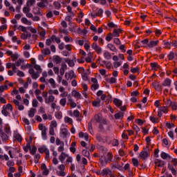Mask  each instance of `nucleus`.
<instances>
[{
    "label": "nucleus",
    "mask_w": 177,
    "mask_h": 177,
    "mask_svg": "<svg viewBox=\"0 0 177 177\" xmlns=\"http://www.w3.org/2000/svg\"><path fill=\"white\" fill-rule=\"evenodd\" d=\"M29 74L31 75V78L32 80H37V78H39V72L34 71V68H30L28 71Z\"/></svg>",
    "instance_id": "obj_1"
},
{
    "label": "nucleus",
    "mask_w": 177,
    "mask_h": 177,
    "mask_svg": "<svg viewBox=\"0 0 177 177\" xmlns=\"http://www.w3.org/2000/svg\"><path fill=\"white\" fill-rule=\"evenodd\" d=\"M140 157L142 160H146V158H149V157H150V153H149L147 151L143 150L140 153Z\"/></svg>",
    "instance_id": "obj_2"
},
{
    "label": "nucleus",
    "mask_w": 177,
    "mask_h": 177,
    "mask_svg": "<svg viewBox=\"0 0 177 177\" xmlns=\"http://www.w3.org/2000/svg\"><path fill=\"white\" fill-rule=\"evenodd\" d=\"M104 158V161H106V162H111V161H113V153L111 152H109L106 156H103Z\"/></svg>",
    "instance_id": "obj_3"
},
{
    "label": "nucleus",
    "mask_w": 177,
    "mask_h": 177,
    "mask_svg": "<svg viewBox=\"0 0 177 177\" xmlns=\"http://www.w3.org/2000/svg\"><path fill=\"white\" fill-rule=\"evenodd\" d=\"M41 171H42L43 175H46V176L49 175V170L48 169V168H46V165L45 163L41 164Z\"/></svg>",
    "instance_id": "obj_4"
},
{
    "label": "nucleus",
    "mask_w": 177,
    "mask_h": 177,
    "mask_svg": "<svg viewBox=\"0 0 177 177\" xmlns=\"http://www.w3.org/2000/svg\"><path fill=\"white\" fill-rule=\"evenodd\" d=\"M152 86L156 89V91H158V92L162 89V86H161V84L158 82H153Z\"/></svg>",
    "instance_id": "obj_5"
},
{
    "label": "nucleus",
    "mask_w": 177,
    "mask_h": 177,
    "mask_svg": "<svg viewBox=\"0 0 177 177\" xmlns=\"http://www.w3.org/2000/svg\"><path fill=\"white\" fill-rule=\"evenodd\" d=\"M31 37V33L26 30V32H24V33H22L21 35V39H28V38Z\"/></svg>",
    "instance_id": "obj_6"
},
{
    "label": "nucleus",
    "mask_w": 177,
    "mask_h": 177,
    "mask_svg": "<svg viewBox=\"0 0 177 177\" xmlns=\"http://www.w3.org/2000/svg\"><path fill=\"white\" fill-rule=\"evenodd\" d=\"M55 102V96L50 95L48 98H45V103L46 104H50V103H53Z\"/></svg>",
    "instance_id": "obj_7"
},
{
    "label": "nucleus",
    "mask_w": 177,
    "mask_h": 177,
    "mask_svg": "<svg viewBox=\"0 0 177 177\" xmlns=\"http://www.w3.org/2000/svg\"><path fill=\"white\" fill-rule=\"evenodd\" d=\"M168 169L171 171L172 175H174V176H176L177 171L175 169L174 166L170 163L168 164Z\"/></svg>",
    "instance_id": "obj_8"
},
{
    "label": "nucleus",
    "mask_w": 177,
    "mask_h": 177,
    "mask_svg": "<svg viewBox=\"0 0 177 177\" xmlns=\"http://www.w3.org/2000/svg\"><path fill=\"white\" fill-rule=\"evenodd\" d=\"M114 117L115 120H122V118H124V113L119 111L115 113Z\"/></svg>",
    "instance_id": "obj_9"
},
{
    "label": "nucleus",
    "mask_w": 177,
    "mask_h": 177,
    "mask_svg": "<svg viewBox=\"0 0 177 177\" xmlns=\"http://www.w3.org/2000/svg\"><path fill=\"white\" fill-rule=\"evenodd\" d=\"M48 131V128L44 127V130L41 131V138L44 140H47L48 136H46V131Z\"/></svg>",
    "instance_id": "obj_10"
},
{
    "label": "nucleus",
    "mask_w": 177,
    "mask_h": 177,
    "mask_svg": "<svg viewBox=\"0 0 177 177\" xmlns=\"http://www.w3.org/2000/svg\"><path fill=\"white\" fill-rule=\"evenodd\" d=\"M111 168H116L117 169H119V171H122V167L121 165H120V164H118V162H115L113 163H112L111 165Z\"/></svg>",
    "instance_id": "obj_11"
},
{
    "label": "nucleus",
    "mask_w": 177,
    "mask_h": 177,
    "mask_svg": "<svg viewBox=\"0 0 177 177\" xmlns=\"http://www.w3.org/2000/svg\"><path fill=\"white\" fill-rule=\"evenodd\" d=\"M113 103L116 107H121L122 106V102L120 100H118V98H115L113 100Z\"/></svg>",
    "instance_id": "obj_12"
},
{
    "label": "nucleus",
    "mask_w": 177,
    "mask_h": 177,
    "mask_svg": "<svg viewBox=\"0 0 177 177\" xmlns=\"http://www.w3.org/2000/svg\"><path fill=\"white\" fill-rule=\"evenodd\" d=\"M172 81L169 78H167L162 84V86H171Z\"/></svg>",
    "instance_id": "obj_13"
},
{
    "label": "nucleus",
    "mask_w": 177,
    "mask_h": 177,
    "mask_svg": "<svg viewBox=\"0 0 177 177\" xmlns=\"http://www.w3.org/2000/svg\"><path fill=\"white\" fill-rule=\"evenodd\" d=\"M0 137L3 141L8 140V135H6V133H5L2 130H0Z\"/></svg>",
    "instance_id": "obj_14"
},
{
    "label": "nucleus",
    "mask_w": 177,
    "mask_h": 177,
    "mask_svg": "<svg viewBox=\"0 0 177 177\" xmlns=\"http://www.w3.org/2000/svg\"><path fill=\"white\" fill-rule=\"evenodd\" d=\"M67 70V65L66 64H62V67L59 69V73L61 75H64V71Z\"/></svg>",
    "instance_id": "obj_15"
},
{
    "label": "nucleus",
    "mask_w": 177,
    "mask_h": 177,
    "mask_svg": "<svg viewBox=\"0 0 177 177\" xmlns=\"http://www.w3.org/2000/svg\"><path fill=\"white\" fill-rule=\"evenodd\" d=\"M158 44V40L151 41L149 43H148L147 46L148 48H154V46H157Z\"/></svg>",
    "instance_id": "obj_16"
},
{
    "label": "nucleus",
    "mask_w": 177,
    "mask_h": 177,
    "mask_svg": "<svg viewBox=\"0 0 177 177\" xmlns=\"http://www.w3.org/2000/svg\"><path fill=\"white\" fill-rule=\"evenodd\" d=\"M21 21L24 24H26V26H31V24H32V23L31 21H28V19H27V18H26V17H22L21 19Z\"/></svg>",
    "instance_id": "obj_17"
},
{
    "label": "nucleus",
    "mask_w": 177,
    "mask_h": 177,
    "mask_svg": "<svg viewBox=\"0 0 177 177\" xmlns=\"http://www.w3.org/2000/svg\"><path fill=\"white\" fill-rule=\"evenodd\" d=\"M35 111H37V109L31 108L28 111V117H30V118H32V117L35 115Z\"/></svg>",
    "instance_id": "obj_18"
},
{
    "label": "nucleus",
    "mask_w": 177,
    "mask_h": 177,
    "mask_svg": "<svg viewBox=\"0 0 177 177\" xmlns=\"http://www.w3.org/2000/svg\"><path fill=\"white\" fill-rule=\"evenodd\" d=\"M107 48H109V49H110V50H111L112 52H118V50H117V48H115V46L112 44H109L107 45Z\"/></svg>",
    "instance_id": "obj_19"
},
{
    "label": "nucleus",
    "mask_w": 177,
    "mask_h": 177,
    "mask_svg": "<svg viewBox=\"0 0 177 177\" xmlns=\"http://www.w3.org/2000/svg\"><path fill=\"white\" fill-rule=\"evenodd\" d=\"M72 95H73L74 97H77V99H81V93L75 90L72 91Z\"/></svg>",
    "instance_id": "obj_20"
},
{
    "label": "nucleus",
    "mask_w": 177,
    "mask_h": 177,
    "mask_svg": "<svg viewBox=\"0 0 177 177\" xmlns=\"http://www.w3.org/2000/svg\"><path fill=\"white\" fill-rule=\"evenodd\" d=\"M100 122V116L98 114L94 115L93 118L91 119V122Z\"/></svg>",
    "instance_id": "obj_21"
},
{
    "label": "nucleus",
    "mask_w": 177,
    "mask_h": 177,
    "mask_svg": "<svg viewBox=\"0 0 177 177\" xmlns=\"http://www.w3.org/2000/svg\"><path fill=\"white\" fill-rule=\"evenodd\" d=\"M2 109H4L5 110H10L12 113L13 112V106L11 104H8L6 105H4Z\"/></svg>",
    "instance_id": "obj_22"
},
{
    "label": "nucleus",
    "mask_w": 177,
    "mask_h": 177,
    "mask_svg": "<svg viewBox=\"0 0 177 177\" xmlns=\"http://www.w3.org/2000/svg\"><path fill=\"white\" fill-rule=\"evenodd\" d=\"M61 134L62 135L63 138H67V135H68V130L67 129L64 128L61 130Z\"/></svg>",
    "instance_id": "obj_23"
},
{
    "label": "nucleus",
    "mask_w": 177,
    "mask_h": 177,
    "mask_svg": "<svg viewBox=\"0 0 177 177\" xmlns=\"http://www.w3.org/2000/svg\"><path fill=\"white\" fill-rule=\"evenodd\" d=\"M112 171L110 169L105 168L102 170V175H111Z\"/></svg>",
    "instance_id": "obj_24"
},
{
    "label": "nucleus",
    "mask_w": 177,
    "mask_h": 177,
    "mask_svg": "<svg viewBox=\"0 0 177 177\" xmlns=\"http://www.w3.org/2000/svg\"><path fill=\"white\" fill-rule=\"evenodd\" d=\"M14 137L15 138L16 140H17V142H19V143H21V140H23V137H21V135H20L19 133H15L14 135Z\"/></svg>",
    "instance_id": "obj_25"
},
{
    "label": "nucleus",
    "mask_w": 177,
    "mask_h": 177,
    "mask_svg": "<svg viewBox=\"0 0 177 177\" xmlns=\"http://www.w3.org/2000/svg\"><path fill=\"white\" fill-rule=\"evenodd\" d=\"M160 157L161 158H162V160H167V158H171V156H169V154L165 152H162L160 154Z\"/></svg>",
    "instance_id": "obj_26"
},
{
    "label": "nucleus",
    "mask_w": 177,
    "mask_h": 177,
    "mask_svg": "<svg viewBox=\"0 0 177 177\" xmlns=\"http://www.w3.org/2000/svg\"><path fill=\"white\" fill-rule=\"evenodd\" d=\"M66 154L65 152H62L61 155L59 156V160L61 161V162H63L64 160H66Z\"/></svg>",
    "instance_id": "obj_27"
},
{
    "label": "nucleus",
    "mask_w": 177,
    "mask_h": 177,
    "mask_svg": "<svg viewBox=\"0 0 177 177\" xmlns=\"http://www.w3.org/2000/svg\"><path fill=\"white\" fill-rule=\"evenodd\" d=\"M104 57L106 60H110V59H111V54L109 51H106L104 53Z\"/></svg>",
    "instance_id": "obj_28"
},
{
    "label": "nucleus",
    "mask_w": 177,
    "mask_h": 177,
    "mask_svg": "<svg viewBox=\"0 0 177 177\" xmlns=\"http://www.w3.org/2000/svg\"><path fill=\"white\" fill-rule=\"evenodd\" d=\"M100 162L102 167H106L107 165L108 162L104 160V156H102L100 158Z\"/></svg>",
    "instance_id": "obj_29"
},
{
    "label": "nucleus",
    "mask_w": 177,
    "mask_h": 177,
    "mask_svg": "<svg viewBox=\"0 0 177 177\" xmlns=\"http://www.w3.org/2000/svg\"><path fill=\"white\" fill-rule=\"evenodd\" d=\"M75 77H77L75 75V73H74V71H71L69 73H68V80H73V78H75Z\"/></svg>",
    "instance_id": "obj_30"
},
{
    "label": "nucleus",
    "mask_w": 177,
    "mask_h": 177,
    "mask_svg": "<svg viewBox=\"0 0 177 177\" xmlns=\"http://www.w3.org/2000/svg\"><path fill=\"white\" fill-rule=\"evenodd\" d=\"M53 6H55V9L58 10L62 8V4L58 1L53 2Z\"/></svg>",
    "instance_id": "obj_31"
},
{
    "label": "nucleus",
    "mask_w": 177,
    "mask_h": 177,
    "mask_svg": "<svg viewBox=\"0 0 177 177\" xmlns=\"http://www.w3.org/2000/svg\"><path fill=\"white\" fill-rule=\"evenodd\" d=\"M30 153L32 156H35V153H37V147L33 145L32 148L30 149Z\"/></svg>",
    "instance_id": "obj_32"
},
{
    "label": "nucleus",
    "mask_w": 177,
    "mask_h": 177,
    "mask_svg": "<svg viewBox=\"0 0 177 177\" xmlns=\"http://www.w3.org/2000/svg\"><path fill=\"white\" fill-rule=\"evenodd\" d=\"M168 60H174L175 59V53L170 52L169 54L167 55Z\"/></svg>",
    "instance_id": "obj_33"
},
{
    "label": "nucleus",
    "mask_w": 177,
    "mask_h": 177,
    "mask_svg": "<svg viewBox=\"0 0 177 177\" xmlns=\"http://www.w3.org/2000/svg\"><path fill=\"white\" fill-rule=\"evenodd\" d=\"M102 63L104 64H105V66L108 68V70H110V68H111V66H112L111 62L104 60V61H102Z\"/></svg>",
    "instance_id": "obj_34"
},
{
    "label": "nucleus",
    "mask_w": 177,
    "mask_h": 177,
    "mask_svg": "<svg viewBox=\"0 0 177 177\" xmlns=\"http://www.w3.org/2000/svg\"><path fill=\"white\" fill-rule=\"evenodd\" d=\"M55 118H57V120H62L63 117V113H62V111H58L55 113Z\"/></svg>",
    "instance_id": "obj_35"
},
{
    "label": "nucleus",
    "mask_w": 177,
    "mask_h": 177,
    "mask_svg": "<svg viewBox=\"0 0 177 177\" xmlns=\"http://www.w3.org/2000/svg\"><path fill=\"white\" fill-rule=\"evenodd\" d=\"M88 147H86V149L82 150V154L84 156V157H87V158H89V151H88Z\"/></svg>",
    "instance_id": "obj_36"
},
{
    "label": "nucleus",
    "mask_w": 177,
    "mask_h": 177,
    "mask_svg": "<svg viewBox=\"0 0 177 177\" xmlns=\"http://www.w3.org/2000/svg\"><path fill=\"white\" fill-rule=\"evenodd\" d=\"M88 129L89 133L92 135L93 133V127H92V122L88 123Z\"/></svg>",
    "instance_id": "obj_37"
},
{
    "label": "nucleus",
    "mask_w": 177,
    "mask_h": 177,
    "mask_svg": "<svg viewBox=\"0 0 177 177\" xmlns=\"http://www.w3.org/2000/svg\"><path fill=\"white\" fill-rule=\"evenodd\" d=\"M24 150L26 153H28V150H31V145H30V142H28L26 146L24 147Z\"/></svg>",
    "instance_id": "obj_38"
},
{
    "label": "nucleus",
    "mask_w": 177,
    "mask_h": 177,
    "mask_svg": "<svg viewBox=\"0 0 177 177\" xmlns=\"http://www.w3.org/2000/svg\"><path fill=\"white\" fill-rule=\"evenodd\" d=\"M158 110L162 113H168V108L167 106H160Z\"/></svg>",
    "instance_id": "obj_39"
},
{
    "label": "nucleus",
    "mask_w": 177,
    "mask_h": 177,
    "mask_svg": "<svg viewBox=\"0 0 177 177\" xmlns=\"http://www.w3.org/2000/svg\"><path fill=\"white\" fill-rule=\"evenodd\" d=\"M54 60L57 64L62 62V58L59 55L54 56Z\"/></svg>",
    "instance_id": "obj_40"
},
{
    "label": "nucleus",
    "mask_w": 177,
    "mask_h": 177,
    "mask_svg": "<svg viewBox=\"0 0 177 177\" xmlns=\"http://www.w3.org/2000/svg\"><path fill=\"white\" fill-rule=\"evenodd\" d=\"M66 103H67V100L66 98H62L59 100V104L62 106V107H64L66 106Z\"/></svg>",
    "instance_id": "obj_41"
},
{
    "label": "nucleus",
    "mask_w": 177,
    "mask_h": 177,
    "mask_svg": "<svg viewBox=\"0 0 177 177\" xmlns=\"http://www.w3.org/2000/svg\"><path fill=\"white\" fill-rule=\"evenodd\" d=\"M34 3H35V0H28L26 3V6L28 8H31V6L34 5Z\"/></svg>",
    "instance_id": "obj_42"
},
{
    "label": "nucleus",
    "mask_w": 177,
    "mask_h": 177,
    "mask_svg": "<svg viewBox=\"0 0 177 177\" xmlns=\"http://www.w3.org/2000/svg\"><path fill=\"white\" fill-rule=\"evenodd\" d=\"M46 150H48L46 146L44 145L43 147L38 148V151L40 152L41 154L45 153Z\"/></svg>",
    "instance_id": "obj_43"
},
{
    "label": "nucleus",
    "mask_w": 177,
    "mask_h": 177,
    "mask_svg": "<svg viewBox=\"0 0 177 177\" xmlns=\"http://www.w3.org/2000/svg\"><path fill=\"white\" fill-rule=\"evenodd\" d=\"M150 66L151 68H153V70H157L160 67V65H158L156 62H152L150 64Z\"/></svg>",
    "instance_id": "obj_44"
},
{
    "label": "nucleus",
    "mask_w": 177,
    "mask_h": 177,
    "mask_svg": "<svg viewBox=\"0 0 177 177\" xmlns=\"http://www.w3.org/2000/svg\"><path fill=\"white\" fill-rule=\"evenodd\" d=\"M68 102L71 103V107L74 109L75 107H77V104L73 101V99L71 97L68 98Z\"/></svg>",
    "instance_id": "obj_45"
},
{
    "label": "nucleus",
    "mask_w": 177,
    "mask_h": 177,
    "mask_svg": "<svg viewBox=\"0 0 177 177\" xmlns=\"http://www.w3.org/2000/svg\"><path fill=\"white\" fill-rule=\"evenodd\" d=\"M92 105L93 107H100V100L98 101H93Z\"/></svg>",
    "instance_id": "obj_46"
},
{
    "label": "nucleus",
    "mask_w": 177,
    "mask_h": 177,
    "mask_svg": "<svg viewBox=\"0 0 177 177\" xmlns=\"http://www.w3.org/2000/svg\"><path fill=\"white\" fill-rule=\"evenodd\" d=\"M132 162L134 167H139V160L138 159L135 158H132Z\"/></svg>",
    "instance_id": "obj_47"
},
{
    "label": "nucleus",
    "mask_w": 177,
    "mask_h": 177,
    "mask_svg": "<svg viewBox=\"0 0 177 177\" xmlns=\"http://www.w3.org/2000/svg\"><path fill=\"white\" fill-rule=\"evenodd\" d=\"M21 63H24V60L23 59H19L15 62V66H17V67H20Z\"/></svg>",
    "instance_id": "obj_48"
},
{
    "label": "nucleus",
    "mask_w": 177,
    "mask_h": 177,
    "mask_svg": "<svg viewBox=\"0 0 177 177\" xmlns=\"http://www.w3.org/2000/svg\"><path fill=\"white\" fill-rule=\"evenodd\" d=\"M107 26L109 27V28H117V27H118L114 24V22H109L107 24Z\"/></svg>",
    "instance_id": "obj_49"
},
{
    "label": "nucleus",
    "mask_w": 177,
    "mask_h": 177,
    "mask_svg": "<svg viewBox=\"0 0 177 177\" xmlns=\"http://www.w3.org/2000/svg\"><path fill=\"white\" fill-rule=\"evenodd\" d=\"M51 41H55L57 44H60V39L57 38L56 35H53L51 37Z\"/></svg>",
    "instance_id": "obj_50"
},
{
    "label": "nucleus",
    "mask_w": 177,
    "mask_h": 177,
    "mask_svg": "<svg viewBox=\"0 0 177 177\" xmlns=\"http://www.w3.org/2000/svg\"><path fill=\"white\" fill-rule=\"evenodd\" d=\"M45 154H46V157H45L46 161H49V156L50 154L49 149H46Z\"/></svg>",
    "instance_id": "obj_51"
},
{
    "label": "nucleus",
    "mask_w": 177,
    "mask_h": 177,
    "mask_svg": "<svg viewBox=\"0 0 177 177\" xmlns=\"http://www.w3.org/2000/svg\"><path fill=\"white\" fill-rule=\"evenodd\" d=\"M112 37H120V33L118 32V30L114 29L112 34Z\"/></svg>",
    "instance_id": "obj_52"
},
{
    "label": "nucleus",
    "mask_w": 177,
    "mask_h": 177,
    "mask_svg": "<svg viewBox=\"0 0 177 177\" xmlns=\"http://www.w3.org/2000/svg\"><path fill=\"white\" fill-rule=\"evenodd\" d=\"M17 29L19 30V31H22V32H27V28L21 25L19 26Z\"/></svg>",
    "instance_id": "obj_53"
},
{
    "label": "nucleus",
    "mask_w": 177,
    "mask_h": 177,
    "mask_svg": "<svg viewBox=\"0 0 177 177\" xmlns=\"http://www.w3.org/2000/svg\"><path fill=\"white\" fill-rule=\"evenodd\" d=\"M162 43L167 49H171V44H169V41H165V40H164Z\"/></svg>",
    "instance_id": "obj_54"
},
{
    "label": "nucleus",
    "mask_w": 177,
    "mask_h": 177,
    "mask_svg": "<svg viewBox=\"0 0 177 177\" xmlns=\"http://www.w3.org/2000/svg\"><path fill=\"white\" fill-rule=\"evenodd\" d=\"M64 122H68L69 124H73V119H71L70 117L68 116H66L64 118Z\"/></svg>",
    "instance_id": "obj_55"
},
{
    "label": "nucleus",
    "mask_w": 177,
    "mask_h": 177,
    "mask_svg": "<svg viewBox=\"0 0 177 177\" xmlns=\"http://www.w3.org/2000/svg\"><path fill=\"white\" fill-rule=\"evenodd\" d=\"M27 30H28L29 31L32 32V34H37V29H35L31 26L27 27Z\"/></svg>",
    "instance_id": "obj_56"
},
{
    "label": "nucleus",
    "mask_w": 177,
    "mask_h": 177,
    "mask_svg": "<svg viewBox=\"0 0 177 177\" xmlns=\"http://www.w3.org/2000/svg\"><path fill=\"white\" fill-rule=\"evenodd\" d=\"M150 121L153 122V124H156V122H158V118H156L154 116H150Z\"/></svg>",
    "instance_id": "obj_57"
},
{
    "label": "nucleus",
    "mask_w": 177,
    "mask_h": 177,
    "mask_svg": "<svg viewBox=\"0 0 177 177\" xmlns=\"http://www.w3.org/2000/svg\"><path fill=\"white\" fill-rule=\"evenodd\" d=\"M166 127L168 129H171V128H175V124L173 123L166 122Z\"/></svg>",
    "instance_id": "obj_58"
},
{
    "label": "nucleus",
    "mask_w": 177,
    "mask_h": 177,
    "mask_svg": "<svg viewBox=\"0 0 177 177\" xmlns=\"http://www.w3.org/2000/svg\"><path fill=\"white\" fill-rule=\"evenodd\" d=\"M48 82H50L53 86V88H56V83L55 82V80L53 78H50L49 80H48Z\"/></svg>",
    "instance_id": "obj_59"
},
{
    "label": "nucleus",
    "mask_w": 177,
    "mask_h": 177,
    "mask_svg": "<svg viewBox=\"0 0 177 177\" xmlns=\"http://www.w3.org/2000/svg\"><path fill=\"white\" fill-rule=\"evenodd\" d=\"M58 151L60 153L64 151V142H62V145L58 147Z\"/></svg>",
    "instance_id": "obj_60"
},
{
    "label": "nucleus",
    "mask_w": 177,
    "mask_h": 177,
    "mask_svg": "<svg viewBox=\"0 0 177 177\" xmlns=\"http://www.w3.org/2000/svg\"><path fill=\"white\" fill-rule=\"evenodd\" d=\"M96 89H99V84H93L91 85V91H96Z\"/></svg>",
    "instance_id": "obj_61"
},
{
    "label": "nucleus",
    "mask_w": 177,
    "mask_h": 177,
    "mask_svg": "<svg viewBox=\"0 0 177 177\" xmlns=\"http://www.w3.org/2000/svg\"><path fill=\"white\" fill-rule=\"evenodd\" d=\"M7 166L9 167V168L15 166V162L13 160H8L6 163Z\"/></svg>",
    "instance_id": "obj_62"
},
{
    "label": "nucleus",
    "mask_w": 177,
    "mask_h": 177,
    "mask_svg": "<svg viewBox=\"0 0 177 177\" xmlns=\"http://www.w3.org/2000/svg\"><path fill=\"white\" fill-rule=\"evenodd\" d=\"M30 10H31V9L28 6L23 8V12L24 13H25V15H26L27 13H29Z\"/></svg>",
    "instance_id": "obj_63"
},
{
    "label": "nucleus",
    "mask_w": 177,
    "mask_h": 177,
    "mask_svg": "<svg viewBox=\"0 0 177 177\" xmlns=\"http://www.w3.org/2000/svg\"><path fill=\"white\" fill-rule=\"evenodd\" d=\"M170 106L171 107L172 110H176L177 109L176 102H173Z\"/></svg>",
    "instance_id": "obj_64"
}]
</instances>
